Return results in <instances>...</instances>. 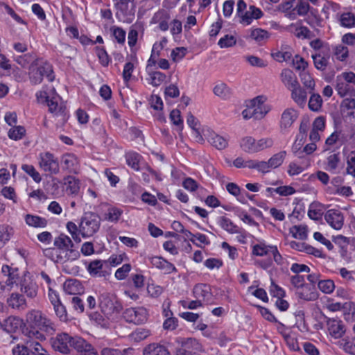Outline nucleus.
Returning a JSON list of instances; mask_svg holds the SVG:
<instances>
[{"instance_id": "28", "label": "nucleus", "mask_w": 355, "mask_h": 355, "mask_svg": "<svg viewBox=\"0 0 355 355\" xmlns=\"http://www.w3.org/2000/svg\"><path fill=\"white\" fill-rule=\"evenodd\" d=\"M291 98L299 106L303 107L306 105L307 92L298 84L296 87L290 89Z\"/></svg>"}, {"instance_id": "37", "label": "nucleus", "mask_w": 355, "mask_h": 355, "mask_svg": "<svg viewBox=\"0 0 355 355\" xmlns=\"http://www.w3.org/2000/svg\"><path fill=\"white\" fill-rule=\"evenodd\" d=\"M26 223L33 227H45L47 225V220L44 218L32 214H26L25 216Z\"/></svg>"}, {"instance_id": "48", "label": "nucleus", "mask_w": 355, "mask_h": 355, "mask_svg": "<svg viewBox=\"0 0 355 355\" xmlns=\"http://www.w3.org/2000/svg\"><path fill=\"white\" fill-rule=\"evenodd\" d=\"M291 282L297 289L311 290L309 285L305 284L304 277L302 275H295L291 278Z\"/></svg>"}, {"instance_id": "41", "label": "nucleus", "mask_w": 355, "mask_h": 355, "mask_svg": "<svg viewBox=\"0 0 355 355\" xmlns=\"http://www.w3.org/2000/svg\"><path fill=\"white\" fill-rule=\"evenodd\" d=\"M31 355H48L47 351L38 341L27 340Z\"/></svg>"}, {"instance_id": "55", "label": "nucleus", "mask_w": 355, "mask_h": 355, "mask_svg": "<svg viewBox=\"0 0 355 355\" xmlns=\"http://www.w3.org/2000/svg\"><path fill=\"white\" fill-rule=\"evenodd\" d=\"M21 168L24 172L28 174L35 182L39 183L42 180V178L40 174L36 171L35 167L33 165L24 164L21 166Z\"/></svg>"}, {"instance_id": "6", "label": "nucleus", "mask_w": 355, "mask_h": 355, "mask_svg": "<svg viewBox=\"0 0 355 355\" xmlns=\"http://www.w3.org/2000/svg\"><path fill=\"white\" fill-rule=\"evenodd\" d=\"M176 343L178 345L175 348V355H195L202 348L199 342L192 338H178Z\"/></svg>"}, {"instance_id": "36", "label": "nucleus", "mask_w": 355, "mask_h": 355, "mask_svg": "<svg viewBox=\"0 0 355 355\" xmlns=\"http://www.w3.org/2000/svg\"><path fill=\"white\" fill-rule=\"evenodd\" d=\"M15 61L22 67H26L28 64H37L39 59L33 53H28L23 55H19L15 58Z\"/></svg>"}, {"instance_id": "53", "label": "nucleus", "mask_w": 355, "mask_h": 355, "mask_svg": "<svg viewBox=\"0 0 355 355\" xmlns=\"http://www.w3.org/2000/svg\"><path fill=\"white\" fill-rule=\"evenodd\" d=\"M286 151H281L275 155H274L269 160L268 163L270 165V168H275L278 166H279L284 162L285 156H286Z\"/></svg>"}, {"instance_id": "45", "label": "nucleus", "mask_w": 355, "mask_h": 355, "mask_svg": "<svg viewBox=\"0 0 355 355\" xmlns=\"http://www.w3.org/2000/svg\"><path fill=\"white\" fill-rule=\"evenodd\" d=\"M341 107L343 112L347 111V116H354L355 112V99L354 98H346L341 103Z\"/></svg>"}, {"instance_id": "23", "label": "nucleus", "mask_w": 355, "mask_h": 355, "mask_svg": "<svg viewBox=\"0 0 355 355\" xmlns=\"http://www.w3.org/2000/svg\"><path fill=\"white\" fill-rule=\"evenodd\" d=\"M335 89L340 97L355 96V89L338 75L336 78Z\"/></svg>"}, {"instance_id": "63", "label": "nucleus", "mask_w": 355, "mask_h": 355, "mask_svg": "<svg viewBox=\"0 0 355 355\" xmlns=\"http://www.w3.org/2000/svg\"><path fill=\"white\" fill-rule=\"evenodd\" d=\"M12 355H31L28 345L26 344H17L12 349Z\"/></svg>"}, {"instance_id": "38", "label": "nucleus", "mask_w": 355, "mask_h": 355, "mask_svg": "<svg viewBox=\"0 0 355 355\" xmlns=\"http://www.w3.org/2000/svg\"><path fill=\"white\" fill-rule=\"evenodd\" d=\"M64 184L66 185V190L71 194H77L80 189V182L73 176H67L64 178Z\"/></svg>"}, {"instance_id": "39", "label": "nucleus", "mask_w": 355, "mask_h": 355, "mask_svg": "<svg viewBox=\"0 0 355 355\" xmlns=\"http://www.w3.org/2000/svg\"><path fill=\"white\" fill-rule=\"evenodd\" d=\"M327 309L331 311H337L340 310H347L352 311V314L355 315V304L352 302H347L345 303H331L327 305Z\"/></svg>"}, {"instance_id": "22", "label": "nucleus", "mask_w": 355, "mask_h": 355, "mask_svg": "<svg viewBox=\"0 0 355 355\" xmlns=\"http://www.w3.org/2000/svg\"><path fill=\"white\" fill-rule=\"evenodd\" d=\"M8 306L13 309L24 311L27 308V302L24 295L18 293H12L7 298Z\"/></svg>"}, {"instance_id": "44", "label": "nucleus", "mask_w": 355, "mask_h": 355, "mask_svg": "<svg viewBox=\"0 0 355 355\" xmlns=\"http://www.w3.org/2000/svg\"><path fill=\"white\" fill-rule=\"evenodd\" d=\"M141 156L137 153H128L125 155L127 164L135 171L139 170V162Z\"/></svg>"}, {"instance_id": "3", "label": "nucleus", "mask_w": 355, "mask_h": 355, "mask_svg": "<svg viewBox=\"0 0 355 355\" xmlns=\"http://www.w3.org/2000/svg\"><path fill=\"white\" fill-rule=\"evenodd\" d=\"M28 76L30 81L33 85L41 83L44 76H46L50 82L55 79L53 67L47 62H42L41 64L37 62V64L30 65Z\"/></svg>"}, {"instance_id": "51", "label": "nucleus", "mask_w": 355, "mask_h": 355, "mask_svg": "<svg viewBox=\"0 0 355 355\" xmlns=\"http://www.w3.org/2000/svg\"><path fill=\"white\" fill-rule=\"evenodd\" d=\"M26 133V130L23 126L18 125L14 126L8 131V137L10 139L13 140L21 139Z\"/></svg>"}, {"instance_id": "52", "label": "nucleus", "mask_w": 355, "mask_h": 355, "mask_svg": "<svg viewBox=\"0 0 355 355\" xmlns=\"http://www.w3.org/2000/svg\"><path fill=\"white\" fill-rule=\"evenodd\" d=\"M148 73L150 78V84L155 87L160 85L166 79L165 74L159 71H153L150 70Z\"/></svg>"}, {"instance_id": "17", "label": "nucleus", "mask_w": 355, "mask_h": 355, "mask_svg": "<svg viewBox=\"0 0 355 355\" xmlns=\"http://www.w3.org/2000/svg\"><path fill=\"white\" fill-rule=\"evenodd\" d=\"M193 294L196 299L202 302L209 303L212 300L211 288L209 284H196L193 289Z\"/></svg>"}, {"instance_id": "20", "label": "nucleus", "mask_w": 355, "mask_h": 355, "mask_svg": "<svg viewBox=\"0 0 355 355\" xmlns=\"http://www.w3.org/2000/svg\"><path fill=\"white\" fill-rule=\"evenodd\" d=\"M150 261L154 267L162 270L165 274L177 272L175 266L162 257H152L150 258Z\"/></svg>"}, {"instance_id": "18", "label": "nucleus", "mask_w": 355, "mask_h": 355, "mask_svg": "<svg viewBox=\"0 0 355 355\" xmlns=\"http://www.w3.org/2000/svg\"><path fill=\"white\" fill-rule=\"evenodd\" d=\"M327 325L330 335L335 338H341L345 333V327L340 320L328 318Z\"/></svg>"}, {"instance_id": "43", "label": "nucleus", "mask_w": 355, "mask_h": 355, "mask_svg": "<svg viewBox=\"0 0 355 355\" xmlns=\"http://www.w3.org/2000/svg\"><path fill=\"white\" fill-rule=\"evenodd\" d=\"M213 92L215 95L223 99L228 98L231 95V89L223 83L217 84L214 87Z\"/></svg>"}, {"instance_id": "15", "label": "nucleus", "mask_w": 355, "mask_h": 355, "mask_svg": "<svg viewBox=\"0 0 355 355\" xmlns=\"http://www.w3.org/2000/svg\"><path fill=\"white\" fill-rule=\"evenodd\" d=\"M62 168L69 173L77 174L80 168L78 157L72 153H66L61 157Z\"/></svg>"}, {"instance_id": "16", "label": "nucleus", "mask_w": 355, "mask_h": 355, "mask_svg": "<svg viewBox=\"0 0 355 355\" xmlns=\"http://www.w3.org/2000/svg\"><path fill=\"white\" fill-rule=\"evenodd\" d=\"M72 347L77 351L79 355H98L96 350L90 343L78 336L73 338Z\"/></svg>"}, {"instance_id": "40", "label": "nucleus", "mask_w": 355, "mask_h": 355, "mask_svg": "<svg viewBox=\"0 0 355 355\" xmlns=\"http://www.w3.org/2000/svg\"><path fill=\"white\" fill-rule=\"evenodd\" d=\"M81 288L80 282L76 279H68L64 283V290L68 294L75 295Z\"/></svg>"}, {"instance_id": "62", "label": "nucleus", "mask_w": 355, "mask_h": 355, "mask_svg": "<svg viewBox=\"0 0 355 355\" xmlns=\"http://www.w3.org/2000/svg\"><path fill=\"white\" fill-rule=\"evenodd\" d=\"M170 119L175 125L179 127L180 130L182 129L183 121L179 110L174 109L171 112Z\"/></svg>"}, {"instance_id": "21", "label": "nucleus", "mask_w": 355, "mask_h": 355, "mask_svg": "<svg viewBox=\"0 0 355 355\" xmlns=\"http://www.w3.org/2000/svg\"><path fill=\"white\" fill-rule=\"evenodd\" d=\"M20 291L29 298H34L37 294V286L29 277H24L20 282Z\"/></svg>"}, {"instance_id": "49", "label": "nucleus", "mask_w": 355, "mask_h": 355, "mask_svg": "<svg viewBox=\"0 0 355 355\" xmlns=\"http://www.w3.org/2000/svg\"><path fill=\"white\" fill-rule=\"evenodd\" d=\"M122 211L116 207H110L104 214V219L110 222H116L120 218Z\"/></svg>"}, {"instance_id": "4", "label": "nucleus", "mask_w": 355, "mask_h": 355, "mask_svg": "<svg viewBox=\"0 0 355 355\" xmlns=\"http://www.w3.org/2000/svg\"><path fill=\"white\" fill-rule=\"evenodd\" d=\"M101 218L94 212H87L81 218L79 231L83 237L92 236L100 228Z\"/></svg>"}, {"instance_id": "54", "label": "nucleus", "mask_w": 355, "mask_h": 355, "mask_svg": "<svg viewBox=\"0 0 355 355\" xmlns=\"http://www.w3.org/2000/svg\"><path fill=\"white\" fill-rule=\"evenodd\" d=\"M340 24L343 26L347 28L355 26V14L352 12L343 13L340 16Z\"/></svg>"}, {"instance_id": "32", "label": "nucleus", "mask_w": 355, "mask_h": 355, "mask_svg": "<svg viewBox=\"0 0 355 355\" xmlns=\"http://www.w3.org/2000/svg\"><path fill=\"white\" fill-rule=\"evenodd\" d=\"M324 210V206L322 204L318 202H313L309 206L308 216L312 220H318L322 218Z\"/></svg>"}, {"instance_id": "26", "label": "nucleus", "mask_w": 355, "mask_h": 355, "mask_svg": "<svg viewBox=\"0 0 355 355\" xmlns=\"http://www.w3.org/2000/svg\"><path fill=\"white\" fill-rule=\"evenodd\" d=\"M280 78L285 87L289 90L300 84L295 74L289 69L282 70Z\"/></svg>"}, {"instance_id": "42", "label": "nucleus", "mask_w": 355, "mask_h": 355, "mask_svg": "<svg viewBox=\"0 0 355 355\" xmlns=\"http://www.w3.org/2000/svg\"><path fill=\"white\" fill-rule=\"evenodd\" d=\"M240 146L243 150L246 153H256V140L252 137H245L243 138Z\"/></svg>"}, {"instance_id": "56", "label": "nucleus", "mask_w": 355, "mask_h": 355, "mask_svg": "<svg viewBox=\"0 0 355 355\" xmlns=\"http://www.w3.org/2000/svg\"><path fill=\"white\" fill-rule=\"evenodd\" d=\"M348 48L343 44H339L334 48V55L340 61H345L348 57Z\"/></svg>"}, {"instance_id": "5", "label": "nucleus", "mask_w": 355, "mask_h": 355, "mask_svg": "<svg viewBox=\"0 0 355 355\" xmlns=\"http://www.w3.org/2000/svg\"><path fill=\"white\" fill-rule=\"evenodd\" d=\"M98 301L102 312L107 315L119 313L123 309L122 304L117 297L109 293H101L98 296Z\"/></svg>"}, {"instance_id": "1", "label": "nucleus", "mask_w": 355, "mask_h": 355, "mask_svg": "<svg viewBox=\"0 0 355 355\" xmlns=\"http://www.w3.org/2000/svg\"><path fill=\"white\" fill-rule=\"evenodd\" d=\"M55 331L53 323L39 310H31L26 315V323L22 333L29 338L39 340L46 339L42 331L52 334Z\"/></svg>"}, {"instance_id": "12", "label": "nucleus", "mask_w": 355, "mask_h": 355, "mask_svg": "<svg viewBox=\"0 0 355 355\" xmlns=\"http://www.w3.org/2000/svg\"><path fill=\"white\" fill-rule=\"evenodd\" d=\"M266 98L263 96H258L251 99L248 103L252 112L255 114V119H261L268 112V107L264 104Z\"/></svg>"}, {"instance_id": "61", "label": "nucleus", "mask_w": 355, "mask_h": 355, "mask_svg": "<svg viewBox=\"0 0 355 355\" xmlns=\"http://www.w3.org/2000/svg\"><path fill=\"white\" fill-rule=\"evenodd\" d=\"M236 40L233 35H226L220 38L218 42L220 48H228L236 44Z\"/></svg>"}, {"instance_id": "31", "label": "nucleus", "mask_w": 355, "mask_h": 355, "mask_svg": "<svg viewBox=\"0 0 355 355\" xmlns=\"http://www.w3.org/2000/svg\"><path fill=\"white\" fill-rule=\"evenodd\" d=\"M207 140L218 150L225 149L228 145V141L227 139L215 132H209L207 135Z\"/></svg>"}, {"instance_id": "14", "label": "nucleus", "mask_w": 355, "mask_h": 355, "mask_svg": "<svg viewBox=\"0 0 355 355\" xmlns=\"http://www.w3.org/2000/svg\"><path fill=\"white\" fill-rule=\"evenodd\" d=\"M298 118V112L293 108H287L284 110L279 121V127L282 132H287Z\"/></svg>"}, {"instance_id": "24", "label": "nucleus", "mask_w": 355, "mask_h": 355, "mask_svg": "<svg viewBox=\"0 0 355 355\" xmlns=\"http://www.w3.org/2000/svg\"><path fill=\"white\" fill-rule=\"evenodd\" d=\"M23 324V320L18 317L10 316L3 321L1 327L8 334L15 333Z\"/></svg>"}, {"instance_id": "59", "label": "nucleus", "mask_w": 355, "mask_h": 355, "mask_svg": "<svg viewBox=\"0 0 355 355\" xmlns=\"http://www.w3.org/2000/svg\"><path fill=\"white\" fill-rule=\"evenodd\" d=\"M293 236L295 239L304 240L307 237V230L306 227L295 225L291 230Z\"/></svg>"}, {"instance_id": "46", "label": "nucleus", "mask_w": 355, "mask_h": 355, "mask_svg": "<svg viewBox=\"0 0 355 355\" xmlns=\"http://www.w3.org/2000/svg\"><path fill=\"white\" fill-rule=\"evenodd\" d=\"M318 288L325 294L331 293L335 289L334 282L331 279L320 280L318 282Z\"/></svg>"}, {"instance_id": "9", "label": "nucleus", "mask_w": 355, "mask_h": 355, "mask_svg": "<svg viewBox=\"0 0 355 355\" xmlns=\"http://www.w3.org/2000/svg\"><path fill=\"white\" fill-rule=\"evenodd\" d=\"M73 338L67 333L58 334L51 339V344L54 350L63 354H68L71 348H73Z\"/></svg>"}, {"instance_id": "13", "label": "nucleus", "mask_w": 355, "mask_h": 355, "mask_svg": "<svg viewBox=\"0 0 355 355\" xmlns=\"http://www.w3.org/2000/svg\"><path fill=\"white\" fill-rule=\"evenodd\" d=\"M326 222L334 230H340L344 224V215L338 209H331L324 215Z\"/></svg>"}, {"instance_id": "30", "label": "nucleus", "mask_w": 355, "mask_h": 355, "mask_svg": "<svg viewBox=\"0 0 355 355\" xmlns=\"http://www.w3.org/2000/svg\"><path fill=\"white\" fill-rule=\"evenodd\" d=\"M169 19L170 15L164 10H159L153 17V21L154 23H158L159 28L162 31H166L168 29V21Z\"/></svg>"}, {"instance_id": "35", "label": "nucleus", "mask_w": 355, "mask_h": 355, "mask_svg": "<svg viewBox=\"0 0 355 355\" xmlns=\"http://www.w3.org/2000/svg\"><path fill=\"white\" fill-rule=\"evenodd\" d=\"M218 224L223 230L230 234L241 233V229L225 216H221L218 218Z\"/></svg>"}, {"instance_id": "50", "label": "nucleus", "mask_w": 355, "mask_h": 355, "mask_svg": "<svg viewBox=\"0 0 355 355\" xmlns=\"http://www.w3.org/2000/svg\"><path fill=\"white\" fill-rule=\"evenodd\" d=\"M270 247L272 245H266L263 243L256 244L253 246L252 254L255 256L263 257L270 252Z\"/></svg>"}, {"instance_id": "8", "label": "nucleus", "mask_w": 355, "mask_h": 355, "mask_svg": "<svg viewBox=\"0 0 355 355\" xmlns=\"http://www.w3.org/2000/svg\"><path fill=\"white\" fill-rule=\"evenodd\" d=\"M60 101V96L55 95L50 99H47V105L49 107V111L53 114V115L58 118V122L61 124H64L68 119V114L67 111L66 105L64 103L59 101Z\"/></svg>"}, {"instance_id": "34", "label": "nucleus", "mask_w": 355, "mask_h": 355, "mask_svg": "<svg viewBox=\"0 0 355 355\" xmlns=\"http://www.w3.org/2000/svg\"><path fill=\"white\" fill-rule=\"evenodd\" d=\"M311 94L308 103L309 108L313 112H319L322 106L323 101L321 96L313 91H309Z\"/></svg>"}, {"instance_id": "11", "label": "nucleus", "mask_w": 355, "mask_h": 355, "mask_svg": "<svg viewBox=\"0 0 355 355\" xmlns=\"http://www.w3.org/2000/svg\"><path fill=\"white\" fill-rule=\"evenodd\" d=\"M116 17L119 21L131 24L135 18L136 3L116 7Z\"/></svg>"}, {"instance_id": "47", "label": "nucleus", "mask_w": 355, "mask_h": 355, "mask_svg": "<svg viewBox=\"0 0 355 355\" xmlns=\"http://www.w3.org/2000/svg\"><path fill=\"white\" fill-rule=\"evenodd\" d=\"M301 81L304 86L309 89V91H314L315 83L311 76L306 71H302L300 74Z\"/></svg>"}, {"instance_id": "25", "label": "nucleus", "mask_w": 355, "mask_h": 355, "mask_svg": "<svg viewBox=\"0 0 355 355\" xmlns=\"http://www.w3.org/2000/svg\"><path fill=\"white\" fill-rule=\"evenodd\" d=\"M107 266V261L102 260H94L87 267L89 274L95 277H105V272L103 268Z\"/></svg>"}, {"instance_id": "57", "label": "nucleus", "mask_w": 355, "mask_h": 355, "mask_svg": "<svg viewBox=\"0 0 355 355\" xmlns=\"http://www.w3.org/2000/svg\"><path fill=\"white\" fill-rule=\"evenodd\" d=\"M110 31L118 43L125 42L126 33L122 28L113 26L110 28Z\"/></svg>"}, {"instance_id": "64", "label": "nucleus", "mask_w": 355, "mask_h": 355, "mask_svg": "<svg viewBox=\"0 0 355 355\" xmlns=\"http://www.w3.org/2000/svg\"><path fill=\"white\" fill-rule=\"evenodd\" d=\"M96 53L101 64L105 67L107 66L110 62V58L105 49L101 47H96Z\"/></svg>"}, {"instance_id": "7", "label": "nucleus", "mask_w": 355, "mask_h": 355, "mask_svg": "<svg viewBox=\"0 0 355 355\" xmlns=\"http://www.w3.org/2000/svg\"><path fill=\"white\" fill-rule=\"evenodd\" d=\"M39 166L44 172L56 175L60 172L58 159L50 152L41 153L39 155Z\"/></svg>"}, {"instance_id": "29", "label": "nucleus", "mask_w": 355, "mask_h": 355, "mask_svg": "<svg viewBox=\"0 0 355 355\" xmlns=\"http://www.w3.org/2000/svg\"><path fill=\"white\" fill-rule=\"evenodd\" d=\"M312 58L313 60L314 65L318 70L324 71L329 63V53L325 52L324 49H322L318 53L313 54Z\"/></svg>"}, {"instance_id": "27", "label": "nucleus", "mask_w": 355, "mask_h": 355, "mask_svg": "<svg viewBox=\"0 0 355 355\" xmlns=\"http://www.w3.org/2000/svg\"><path fill=\"white\" fill-rule=\"evenodd\" d=\"M143 355H171L168 349L159 343H150L143 349Z\"/></svg>"}, {"instance_id": "33", "label": "nucleus", "mask_w": 355, "mask_h": 355, "mask_svg": "<svg viewBox=\"0 0 355 355\" xmlns=\"http://www.w3.org/2000/svg\"><path fill=\"white\" fill-rule=\"evenodd\" d=\"M14 230L7 224H0V249H1L11 239Z\"/></svg>"}, {"instance_id": "60", "label": "nucleus", "mask_w": 355, "mask_h": 355, "mask_svg": "<svg viewBox=\"0 0 355 355\" xmlns=\"http://www.w3.org/2000/svg\"><path fill=\"white\" fill-rule=\"evenodd\" d=\"M340 161L339 153L330 155L327 158V169L329 171L336 170L338 168Z\"/></svg>"}, {"instance_id": "58", "label": "nucleus", "mask_w": 355, "mask_h": 355, "mask_svg": "<svg viewBox=\"0 0 355 355\" xmlns=\"http://www.w3.org/2000/svg\"><path fill=\"white\" fill-rule=\"evenodd\" d=\"M150 335V331L144 328H137L132 333V337L136 342H140Z\"/></svg>"}, {"instance_id": "19", "label": "nucleus", "mask_w": 355, "mask_h": 355, "mask_svg": "<svg viewBox=\"0 0 355 355\" xmlns=\"http://www.w3.org/2000/svg\"><path fill=\"white\" fill-rule=\"evenodd\" d=\"M270 37V33L266 30L256 28L250 31V34L245 37L248 40L254 41L259 45L265 44Z\"/></svg>"}, {"instance_id": "2", "label": "nucleus", "mask_w": 355, "mask_h": 355, "mask_svg": "<svg viewBox=\"0 0 355 355\" xmlns=\"http://www.w3.org/2000/svg\"><path fill=\"white\" fill-rule=\"evenodd\" d=\"M53 245V248L44 249L43 253L55 263H64L68 261L76 260L80 257L79 252L73 248L71 239L64 234L55 238Z\"/></svg>"}, {"instance_id": "10", "label": "nucleus", "mask_w": 355, "mask_h": 355, "mask_svg": "<svg viewBox=\"0 0 355 355\" xmlns=\"http://www.w3.org/2000/svg\"><path fill=\"white\" fill-rule=\"evenodd\" d=\"M147 310L144 307L128 308L123 313V318L130 323L140 324L147 320Z\"/></svg>"}]
</instances>
